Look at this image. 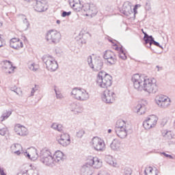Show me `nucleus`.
I'll use <instances>...</instances> for the list:
<instances>
[{"label":"nucleus","mask_w":175,"mask_h":175,"mask_svg":"<svg viewBox=\"0 0 175 175\" xmlns=\"http://www.w3.org/2000/svg\"><path fill=\"white\" fill-rule=\"evenodd\" d=\"M139 6V5H135L133 10H134V14H136V13H137V7Z\"/></svg>","instance_id":"obj_49"},{"label":"nucleus","mask_w":175,"mask_h":175,"mask_svg":"<svg viewBox=\"0 0 175 175\" xmlns=\"http://www.w3.org/2000/svg\"><path fill=\"white\" fill-rule=\"evenodd\" d=\"M3 69L4 72L8 75L13 73L14 71V67H13V64H12V62L8 60L4 61V66H3Z\"/></svg>","instance_id":"obj_24"},{"label":"nucleus","mask_w":175,"mask_h":175,"mask_svg":"<svg viewBox=\"0 0 175 175\" xmlns=\"http://www.w3.org/2000/svg\"><path fill=\"white\" fill-rule=\"evenodd\" d=\"M38 91V87L35 85V87L31 89V96H33L35 93Z\"/></svg>","instance_id":"obj_45"},{"label":"nucleus","mask_w":175,"mask_h":175,"mask_svg":"<svg viewBox=\"0 0 175 175\" xmlns=\"http://www.w3.org/2000/svg\"><path fill=\"white\" fill-rule=\"evenodd\" d=\"M25 1H27L28 2H29V1H31V0H25Z\"/></svg>","instance_id":"obj_57"},{"label":"nucleus","mask_w":175,"mask_h":175,"mask_svg":"<svg viewBox=\"0 0 175 175\" xmlns=\"http://www.w3.org/2000/svg\"><path fill=\"white\" fill-rule=\"evenodd\" d=\"M113 78L105 71H100L97 75L96 84L100 88H107L111 87Z\"/></svg>","instance_id":"obj_5"},{"label":"nucleus","mask_w":175,"mask_h":175,"mask_svg":"<svg viewBox=\"0 0 175 175\" xmlns=\"http://www.w3.org/2000/svg\"><path fill=\"white\" fill-rule=\"evenodd\" d=\"M153 38H152V36H148V34L145 33L144 40L145 41V44L146 45V47H148V49H151Z\"/></svg>","instance_id":"obj_29"},{"label":"nucleus","mask_w":175,"mask_h":175,"mask_svg":"<svg viewBox=\"0 0 175 175\" xmlns=\"http://www.w3.org/2000/svg\"><path fill=\"white\" fill-rule=\"evenodd\" d=\"M161 136L167 140H171V139H173V133L168 130H161Z\"/></svg>","instance_id":"obj_31"},{"label":"nucleus","mask_w":175,"mask_h":175,"mask_svg":"<svg viewBox=\"0 0 175 175\" xmlns=\"http://www.w3.org/2000/svg\"><path fill=\"white\" fill-rule=\"evenodd\" d=\"M98 175H110L107 172H105V171H100Z\"/></svg>","instance_id":"obj_48"},{"label":"nucleus","mask_w":175,"mask_h":175,"mask_svg":"<svg viewBox=\"0 0 175 175\" xmlns=\"http://www.w3.org/2000/svg\"><path fill=\"white\" fill-rule=\"evenodd\" d=\"M158 116L155 115H151L148 116L143 122V126L146 131L152 129L157 126L158 124Z\"/></svg>","instance_id":"obj_12"},{"label":"nucleus","mask_w":175,"mask_h":175,"mask_svg":"<svg viewBox=\"0 0 175 175\" xmlns=\"http://www.w3.org/2000/svg\"><path fill=\"white\" fill-rule=\"evenodd\" d=\"M105 161L106 163L111 166L112 167L118 168L120 167V165L117 163V160L111 155H107L105 157Z\"/></svg>","instance_id":"obj_23"},{"label":"nucleus","mask_w":175,"mask_h":175,"mask_svg":"<svg viewBox=\"0 0 175 175\" xmlns=\"http://www.w3.org/2000/svg\"><path fill=\"white\" fill-rule=\"evenodd\" d=\"M88 64L89 66L96 71H99L103 68V62L99 58H95L94 62L92 61V57L88 56Z\"/></svg>","instance_id":"obj_13"},{"label":"nucleus","mask_w":175,"mask_h":175,"mask_svg":"<svg viewBox=\"0 0 175 175\" xmlns=\"http://www.w3.org/2000/svg\"><path fill=\"white\" fill-rule=\"evenodd\" d=\"M133 87L137 91H144L148 94H156L158 91V83L155 78H148L139 74L132 77Z\"/></svg>","instance_id":"obj_1"},{"label":"nucleus","mask_w":175,"mask_h":175,"mask_svg":"<svg viewBox=\"0 0 175 175\" xmlns=\"http://www.w3.org/2000/svg\"><path fill=\"white\" fill-rule=\"evenodd\" d=\"M22 27H23V31H27V29L29 28V22L28 21V19H27V18H24Z\"/></svg>","instance_id":"obj_36"},{"label":"nucleus","mask_w":175,"mask_h":175,"mask_svg":"<svg viewBox=\"0 0 175 175\" xmlns=\"http://www.w3.org/2000/svg\"><path fill=\"white\" fill-rule=\"evenodd\" d=\"M57 142L63 147H68L70 144V135L68 133L60 134L57 137Z\"/></svg>","instance_id":"obj_16"},{"label":"nucleus","mask_w":175,"mask_h":175,"mask_svg":"<svg viewBox=\"0 0 175 175\" xmlns=\"http://www.w3.org/2000/svg\"><path fill=\"white\" fill-rule=\"evenodd\" d=\"M53 159L55 161V164L58 163V162H61L62 159H64V152H62L61 150H57L55 152V153L53 154Z\"/></svg>","instance_id":"obj_26"},{"label":"nucleus","mask_w":175,"mask_h":175,"mask_svg":"<svg viewBox=\"0 0 175 175\" xmlns=\"http://www.w3.org/2000/svg\"><path fill=\"white\" fill-rule=\"evenodd\" d=\"M8 128H3L1 129H0V135L1 136H5V135H6V133H8Z\"/></svg>","instance_id":"obj_43"},{"label":"nucleus","mask_w":175,"mask_h":175,"mask_svg":"<svg viewBox=\"0 0 175 175\" xmlns=\"http://www.w3.org/2000/svg\"><path fill=\"white\" fill-rule=\"evenodd\" d=\"M56 23H57V24H61V21L57 20V21H56Z\"/></svg>","instance_id":"obj_54"},{"label":"nucleus","mask_w":175,"mask_h":175,"mask_svg":"<svg viewBox=\"0 0 175 175\" xmlns=\"http://www.w3.org/2000/svg\"><path fill=\"white\" fill-rule=\"evenodd\" d=\"M23 155H25V157H27V158H29V159H31V161H36V159L39 158L38 150L35 148H31L29 149L28 152H24Z\"/></svg>","instance_id":"obj_20"},{"label":"nucleus","mask_w":175,"mask_h":175,"mask_svg":"<svg viewBox=\"0 0 175 175\" xmlns=\"http://www.w3.org/2000/svg\"><path fill=\"white\" fill-rule=\"evenodd\" d=\"M161 154H162V155H164V157H165V158H169V159H174V157H173V156H172L170 154H166V152H162Z\"/></svg>","instance_id":"obj_47"},{"label":"nucleus","mask_w":175,"mask_h":175,"mask_svg":"<svg viewBox=\"0 0 175 175\" xmlns=\"http://www.w3.org/2000/svg\"><path fill=\"white\" fill-rule=\"evenodd\" d=\"M122 13H123L124 16H129L133 13L132 11V3H131V2L126 1L124 3Z\"/></svg>","instance_id":"obj_22"},{"label":"nucleus","mask_w":175,"mask_h":175,"mask_svg":"<svg viewBox=\"0 0 175 175\" xmlns=\"http://www.w3.org/2000/svg\"><path fill=\"white\" fill-rule=\"evenodd\" d=\"M152 44H154V46H157V47H159L160 49H163V47L162 46H161V44H159L158 42L154 40V38L152 40Z\"/></svg>","instance_id":"obj_46"},{"label":"nucleus","mask_w":175,"mask_h":175,"mask_svg":"<svg viewBox=\"0 0 175 175\" xmlns=\"http://www.w3.org/2000/svg\"><path fill=\"white\" fill-rule=\"evenodd\" d=\"M42 59V62L45 64L46 68L49 72H55L58 69V62L54 57L50 55H45Z\"/></svg>","instance_id":"obj_8"},{"label":"nucleus","mask_w":175,"mask_h":175,"mask_svg":"<svg viewBox=\"0 0 175 175\" xmlns=\"http://www.w3.org/2000/svg\"><path fill=\"white\" fill-rule=\"evenodd\" d=\"M145 9L146 10H148V12H150V10H151V3L150 2V1L146 2Z\"/></svg>","instance_id":"obj_42"},{"label":"nucleus","mask_w":175,"mask_h":175,"mask_svg":"<svg viewBox=\"0 0 175 175\" xmlns=\"http://www.w3.org/2000/svg\"><path fill=\"white\" fill-rule=\"evenodd\" d=\"M70 5L75 10V12H80L81 9L83 12H86L85 16H90L91 17H93V16H96V13H98L95 5L85 3L83 5L80 0H70Z\"/></svg>","instance_id":"obj_3"},{"label":"nucleus","mask_w":175,"mask_h":175,"mask_svg":"<svg viewBox=\"0 0 175 175\" xmlns=\"http://www.w3.org/2000/svg\"><path fill=\"white\" fill-rule=\"evenodd\" d=\"M51 128L52 129H54V131H57L58 132H62V131H64V126H62V124H61L53 123Z\"/></svg>","instance_id":"obj_33"},{"label":"nucleus","mask_w":175,"mask_h":175,"mask_svg":"<svg viewBox=\"0 0 175 175\" xmlns=\"http://www.w3.org/2000/svg\"><path fill=\"white\" fill-rule=\"evenodd\" d=\"M54 91H55L57 99H62V98H64V96L62 95L61 92H59V90H58L56 87H55L54 88Z\"/></svg>","instance_id":"obj_38"},{"label":"nucleus","mask_w":175,"mask_h":175,"mask_svg":"<svg viewBox=\"0 0 175 175\" xmlns=\"http://www.w3.org/2000/svg\"><path fill=\"white\" fill-rule=\"evenodd\" d=\"M156 68L158 69V71L162 70V67H159V66H157Z\"/></svg>","instance_id":"obj_52"},{"label":"nucleus","mask_w":175,"mask_h":175,"mask_svg":"<svg viewBox=\"0 0 175 175\" xmlns=\"http://www.w3.org/2000/svg\"><path fill=\"white\" fill-rule=\"evenodd\" d=\"M155 103L160 109H169L172 105V99L163 94L157 95L154 98Z\"/></svg>","instance_id":"obj_9"},{"label":"nucleus","mask_w":175,"mask_h":175,"mask_svg":"<svg viewBox=\"0 0 175 175\" xmlns=\"http://www.w3.org/2000/svg\"><path fill=\"white\" fill-rule=\"evenodd\" d=\"M11 151L15 155H20L23 152V146L20 144H14L11 146Z\"/></svg>","instance_id":"obj_25"},{"label":"nucleus","mask_w":175,"mask_h":175,"mask_svg":"<svg viewBox=\"0 0 175 175\" xmlns=\"http://www.w3.org/2000/svg\"><path fill=\"white\" fill-rule=\"evenodd\" d=\"M113 46L115 50L119 51V57H120L121 59H126V55L125 54L122 46L118 47L116 44H114Z\"/></svg>","instance_id":"obj_28"},{"label":"nucleus","mask_w":175,"mask_h":175,"mask_svg":"<svg viewBox=\"0 0 175 175\" xmlns=\"http://www.w3.org/2000/svg\"><path fill=\"white\" fill-rule=\"evenodd\" d=\"M2 25H3L2 22H0V27H2Z\"/></svg>","instance_id":"obj_56"},{"label":"nucleus","mask_w":175,"mask_h":175,"mask_svg":"<svg viewBox=\"0 0 175 175\" xmlns=\"http://www.w3.org/2000/svg\"><path fill=\"white\" fill-rule=\"evenodd\" d=\"M103 58L104 59H106L107 63L110 64V65H114L116 62H117V56H116V53L110 50L104 52Z\"/></svg>","instance_id":"obj_17"},{"label":"nucleus","mask_w":175,"mask_h":175,"mask_svg":"<svg viewBox=\"0 0 175 175\" xmlns=\"http://www.w3.org/2000/svg\"><path fill=\"white\" fill-rule=\"evenodd\" d=\"M142 31L144 33V36H146V33H147L144 32V30H143V29H142Z\"/></svg>","instance_id":"obj_55"},{"label":"nucleus","mask_w":175,"mask_h":175,"mask_svg":"<svg viewBox=\"0 0 175 175\" xmlns=\"http://www.w3.org/2000/svg\"><path fill=\"white\" fill-rule=\"evenodd\" d=\"M72 14V12H66V11H63L62 14V17H69Z\"/></svg>","instance_id":"obj_44"},{"label":"nucleus","mask_w":175,"mask_h":175,"mask_svg":"<svg viewBox=\"0 0 175 175\" xmlns=\"http://www.w3.org/2000/svg\"><path fill=\"white\" fill-rule=\"evenodd\" d=\"M10 116H12V111H6L1 116V121L3 122L5 121V120H8Z\"/></svg>","instance_id":"obj_35"},{"label":"nucleus","mask_w":175,"mask_h":175,"mask_svg":"<svg viewBox=\"0 0 175 175\" xmlns=\"http://www.w3.org/2000/svg\"><path fill=\"white\" fill-rule=\"evenodd\" d=\"M0 47H3V40L0 36Z\"/></svg>","instance_id":"obj_50"},{"label":"nucleus","mask_w":175,"mask_h":175,"mask_svg":"<svg viewBox=\"0 0 175 175\" xmlns=\"http://www.w3.org/2000/svg\"><path fill=\"white\" fill-rule=\"evenodd\" d=\"M11 91H13L14 92H15V94H16V95H19V96L23 95V91L21 90V88H16V89L12 88Z\"/></svg>","instance_id":"obj_39"},{"label":"nucleus","mask_w":175,"mask_h":175,"mask_svg":"<svg viewBox=\"0 0 175 175\" xmlns=\"http://www.w3.org/2000/svg\"><path fill=\"white\" fill-rule=\"evenodd\" d=\"M101 99L105 103H113L116 100V93L111 90H106L103 92Z\"/></svg>","instance_id":"obj_15"},{"label":"nucleus","mask_w":175,"mask_h":175,"mask_svg":"<svg viewBox=\"0 0 175 175\" xmlns=\"http://www.w3.org/2000/svg\"><path fill=\"white\" fill-rule=\"evenodd\" d=\"M10 46L14 50H20L24 47V44L19 38H13L10 40Z\"/></svg>","instance_id":"obj_19"},{"label":"nucleus","mask_w":175,"mask_h":175,"mask_svg":"<svg viewBox=\"0 0 175 175\" xmlns=\"http://www.w3.org/2000/svg\"><path fill=\"white\" fill-rule=\"evenodd\" d=\"M33 8L36 12H46L47 9V1L46 0H37Z\"/></svg>","instance_id":"obj_18"},{"label":"nucleus","mask_w":175,"mask_h":175,"mask_svg":"<svg viewBox=\"0 0 175 175\" xmlns=\"http://www.w3.org/2000/svg\"><path fill=\"white\" fill-rule=\"evenodd\" d=\"M45 40L49 44H58L62 40V35L59 31L51 29L46 33Z\"/></svg>","instance_id":"obj_7"},{"label":"nucleus","mask_w":175,"mask_h":175,"mask_svg":"<svg viewBox=\"0 0 175 175\" xmlns=\"http://www.w3.org/2000/svg\"><path fill=\"white\" fill-rule=\"evenodd\" d=\"M70 96L73 99L80 102H85L90 99V94L83 88H75L70 92Z\"/></svg>","instance_id":"obj_6"},{"label":"nucleus","mask_w":175,"mask_h":175,"mask_svg":"<svg viewBox=\"0 0 175 175\" xmlns=\"http://www.w3.org/2000/svg\"><path fill=\"white\" fill-rule=\"evenodd\" d=\"M107 132H108V133H111V132H113V130L109 129H108Z\"/></svg>","instance_id":"obj_53"},{"label":"nucleus","mask_w":175,"mask_h":175,"mask_svg":"<svg viewBox=\"0 0 175 175\" xmlns=\"http://www.w3.org/2000/svg\"><path fill=\"white\" fill-rule=\"evenodd\" d=\"M131 131L129 124H126L125 121L122 120H119L116 122L115 126V132L118 137L120 139H125L128 136V133Z\"/></svg>","instance_id":"obj_4"},{"label":"nucleus","mask_w":175,"mask_h":175,"mask_svg":"<svg viewBox=\"0 0 175 175\" xmlns=\"http://www.w3.org/2000/svg\"><path fill=\"white\" fill-rule=\"evenodd\" d=\"M134 112L136 113L138 116H142V114L146 113V110L142 104H138L135 107H134Z\"/></svg>","instance_id":"obj_30"},{"label":"nucleus","mask_w":175,"mask_h":175,"mask_svg":"<svg viewBox=\"0 0 175 175\" xmlns=\"http://www.w3.org/2000/svg\"><path fill=\"white\" fill-rule=\"evenodd\" d=\"M102 161L96 157L90 156L86 159V163L81 167V175H92L94 169H100ZM94 167V168H92Z\"/></svg>","instance_id":"obj_2"},{"label":"nucleus","mask_w":175,"mask_h":175,"mask_svg":"<svg viewBox=\"0 0 175 175\" xmlns=\"http://www.w3.org/2000/svg\"><path fill=\"white\" fill-rule=\"evenodd\" d=\"M29 68L30 70H32L33 72H36L38 69H39V66L35 63H31L29 64Z\"/></svg>","instance_id":"obj_37"},{"label":"nucleus","mask_w":175,"mask_h":175,"mask_svg":"<svg viewBox=\"0 0 175 175\" xmlns=\"http://www.w3.org/2000/svg\"><path fill=\"white\" fill-rule=\"evenodd\" d=\"M90 146L95 151H99L100 152H103L106 150L105 141L98 137H94L92 139Z\"/></svg>","instance_id":"obj_11"},{"label":"nucleus","mask_w":175,"mask_h":175,"mask_svg":"<svg viewBox=\"0 0 175 175\" xmlns=\"http://www.w3.org/2000/svg\"><path fill=\"white\" fill-rule=\"evenodd\" d=\"M68 109L71 111L72 114L75 116H79L84 111V107L79 103L71 102L68 105Z\"/></svg>","instance_id":"obj_14"},{"label":"nucleus","mask_w":175,"mask_h":175,"mask_svg":"<svg viewBox=\"0 0 175 175\" xmlns=\"http://www.w3.org/2000/svg\"><path fill=\"white\" fill-rule=\"evenodd\" d=\"M120 147L121 142L117 139H114L110 144V148L113 150V151H119Z\"/></svg>","instance_id":"obj_27"},{"label":"nucleus","mask_w":175,"mask_h":175,"mask_svg":"<svg viewBox=\"0 0 175 175\" xmlns=\"http://www.w3.org/2000/svg\"><path fill=\"white\" fill-rule=\"evenodd\" d=\"M41 162L46 166H55V162L53 157V153L49 149H43L42 150Z\"/></svg>","instance_id":"obj_10"},{"label":"nucleus","mask_w":175,"mask_h":175,"mask_svg":"<svg viewBox=\"0 0 175 175\" xmlns=\"http://www.w3.org/2000/svg\"><path fill=\"white\" fill-rule=\"evenodd\" d=\"M124 175H131L132 174V170L130 167H126L124 170Z\"/></svg>","instance_id":"obj_40"},{"label":"nucleus","mask_w":175,"mask_h":175,"mask_svg":"<svg viewBox=\"0 0 175 175\" xmlns=\"http://www.w3.org/2000/svg\"><path fill=\"white\" fill-rule=\"evenodd\" d=\"M0 174L6 175V174H5V171H3V168H1V167H0Z\"/></svg>","instance_id":"obj_51"},{"label":"nucleus","mask_w":175,"mask_h":175,"mask_svg":"<svg viewBox=\"0 0 175 175\" xmlns=\"http://www.w3.org/2000/svg\"><path fill=\"white\" fill-rule=\"evenodd\" d=\"M145 175H158V170L152 167H148L144 171Z\"/></svg>","instance_id":"obj_32"},{"label":"nucleus","mask_w":175,"mask_h":175,"mask_svg":"<svg viewBox=\"0 0 175 175\" xmlns=\"http://www.w3.org/2000/svg\"><path fill=\"white\" fill-rule=\"evenodd\" d=\"M84 133H85V131H84V130H83V129L79 130L77 133V137L81 138V137H83V136H84Z\"/></svg>","instance_id":"obj_41"},{"label":"nucleus","mask_w":175,"mask_h":175,"mask_svg":"<svg viewBox=\"0 0 175 175\" xmlns=\"http://www.w3.org/2000/svg\"><path fill=\"white\" fill-rule=\"evenodd\" d=\"M22 175H39L38 171L33 170H23L21 172Z\"/></svg>","instance_id":"obj_34"},{"label":"nucleus","mask_w":175,"mask_h":175,"mask_svg":"<svg viewBox=\"0 0 175 175\" xmlns=\"http://www.w3.org/2000/svg\"><path fill=\"white\" fill-rule=\"evenodd\" d=\"M14 131L19 136H27V135H28V129H27V127L20 124H17L15 125Z\"/></svg>","instance_id":"obj_21"}]
</instances>
